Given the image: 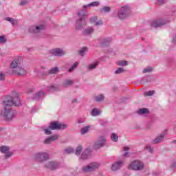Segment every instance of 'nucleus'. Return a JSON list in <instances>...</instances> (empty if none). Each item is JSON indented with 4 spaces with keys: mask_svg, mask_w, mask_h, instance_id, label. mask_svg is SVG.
Listing matches in <instances>:
<instances>
[{
    "mask_svg": "<svg viewBox=\"0 0 176 176\" xmlns=\"http://www.w3.org/2000/svg\"><path fill=\"white\" fill-rule=\"evenodd\" d=\"M34 159L35 160H36V162H38L39 163H43V162H46V160H48L49 154L45 152L36 153L34 155Z\"/></svg>",
    "mask_w": 176,
    "mask_h": 176,
    "instance_id": "39448f33",
    "label": "nucleus"
},
{
    "mask_svg": "<svg viewBox=\"0 0 176 176\" xmlns=\"http://www.w3.org/2000/svg\"><path fill=\"white\" fill-rule=\"evenodd\" d=\"M97 65H98V63H95L92 65H90L89 68H90V69H94V68H96V67H97Z\"/></svg>",
    "mask_w": 176,
    "mask_h": 176,
    "instance_id": "a18cd8bd",
    "label": "nucleus"
},
{
    "mask_svg": "<svg viewBox=\"0 0 176 176\" xmlns=\"http://www.w3.org/2000/svg\"><path fill=\"white\" fill-rule=\"evenodd\" d=\"M129 147H124V151H129Z\"/></svg>",
    "mask_w": 176,
    "mask_h": 176,
    "instance_id": "603ef678",
    "label": "nucleus"
},
{
    "mask_svg": "<svg viewBox=\"0 0 176 176\" xmlns=\"http://www.w3.org/2000/svg\"><path fill=\"white\" fill-rule=\"evenodd\" d=\"M166 21H154L151 23V27H153L154 28H157V27H162V25H164V24H166Z\"/></svg>",
    "mask_w": 176,
    "mask_h": 176,
    "instance_id": "ddd939ff",
    "label": "nucleus"
},
{
    "mask_svg": "<svg viewBox=\"0 0 176 176\" xmlns=\"http://www.w3.org/2000/svg\"><path fill=\"white\" fill-rule=\"evenodd\" d=\"M41 30H45V25L31 26L29 29L30 32H39Z\"/></svg>",
    "mask_w": 176,
    "mask_h": 176,
    "instance_id": "4468645a",
    "label": "nucleus"
},
{
    "mask_svg": "<svg viewBox=\"0 0 176 176\" xmlns=\"http://www.w3.org/2000/svg\"><path fill=\"white\" fill-rule=\"evenodd\" d=\"M57 72H58V67H54L49 71L50 75H54V74H57Z\"/></svg>",
    "mask_w": 176,
    "mask_h": 176,
    "instance_id": "b1692460",
    "label": "nucleus"
},
{
    "mask_svg": "<svg viewBox=\"0 0 176 176\" xmlns=\"http://www.w3.org/2000/svg\"><path fill=\"white\" fill-rule=\"evenodd\" d=\"M95 100L96 101H97L98 102H100V101H103L104 100V95H99L95 97Z\"/></svg>",
    "mask_w": 176,
    "mask_h": 176,
    "instance_id": "cd10ccee",
    "label": "nucleus"
},
{
    "mask_svg": "<svg viewBox=\"0 0 176 176\" xmlns=\"http://www.w3.org/2000/svg\"><path fill=\"white\" fill-rule=\"evenodd\" d=\"M10 149V148H9V146H2L0 147V152H1V153H4L6 157H11L13 154L9 152Z\"/></svg>",
    "mask_w": 176,
    "mask_h": 176,
    "instance_id": "9d476101",
    "label": "nucleus"
},
{
    "mask_svg": "<svg viewBox=\"0 0 176 176\" xmlns=\"http://www.w3.org/2000/svg\"><path fill=\"white\" fill-rule=\"evenodd\" d=\"M101 12H104V13H108L111 12V7L105 6L101 8Z\"/></svg>",
    "mask_w": 176,
    "mask_h": 176,
    "instance_id": "7c9ffc66",
    "label": "nucleus"
},
{
    "mask_svg": "<svg viewBox=\"0 0 176 176\" xmlns=\"http://www.w3.org/2000/svg\"><path fill=\"white\" fill-rule=\"evenodd\" d=\"M128 155H129V153H125L124 154V156L127 157Z\"/></svg>",
    "mask_w": 176,
    "mask_h": 176,
    "instance_id": "864d4df0",
    "label": "nucleus"
},
{
    "mask_svg": "<svg viewBox=\"0 0 176 176\" xmlns=\"http://www.w3.org/2000/svg\"><path fill=\"white\" fill-rule=\"evenodd\" d=\"M94 32V29L93 28H89L84 30V35H90V34H93Z\"/></svg>",
    "mask_w": 176,
    "mask_h": 176,
    "instance_id": "aec40b11",
    "label": "nucleus"
},
{
    "mask_svg": "<svg viewBox=\"0 0 176 176\" xmlns=\"http://www.w3.org/2000/svg\"><path fill=\"white\" fill-rule=\"evenodd\" d=\"M164 138V134L161 135L160 137H157L153 140V144H159V142H162Z\"/></svg>",
    "mask_w": 176,
    "mask_h": 176,
    "instance_id": "6ab92c4d",
    "label": "nucleus"
},
{
    "mask_svg": "<svg viewBox=\"0 0 176 176\" xmlns=\"http://www.w3.org/2000/svg\"><path fill=\"white\" fill-rule=\"evenodd\" d=\"M45 167L48 168L49 170H56L60 167V165L58 163H56L55 162H49L46 165Z\"/></svg>",
    "mask_w": 176,
    "mask_h": 176,
    "instance_id": "f8f14e48",
    "label": "nucleus"
},
{
    "mask_svg": "<svg viewBox=\"0 0 176 176\" xmlns=\"http://www.w3.org/2000/svg\"><path fill=\"white\" fill-rule=\"evenodd\" d=\"M122 164H123V162L122 161L116 162L111 166V170L113 171H116V170H119V168L122 167Z\"/></svg>",
    "mask_w": 176,
    "mask_h": 176,
    "instance_id": "f3484780",
    "label": "nucleus"
},
{
    "mask_svg": "<svg viewBox=\"0 0 176 176\" xmlns=\"http://www.w3.org/2000/svg\"><path fill=\"white\" fill-rule=\"evenodd\" d=\"M89 130H90V126H87L81 129L80 133L82 135H85V134H87V133H89Z\"/></svg>",
    "mask_w": 176,
    "mask_h": 176,
    "instance_id": "412c9836",
    "label": "nucleus"
},
{
    "mask_svg": "<svg viewBox=\"0 0 176 176\" xmlns=\"http://www.w3.org/2000/svg\"><path fill=\"white\" fill-rule=\"evenodd\" d=\"M152 71H153V69L151 67H148L144 69L143 72H144V74H146L148 72H152Z\"/></svg>",
    "mask_w": 176,
    "mask_h": 176,
    "instance_id": "473e14b6",
    "label": "nucleus"
},
{
    "mask_svg": "<svg viewBox=\"0 0 176 176\" xmlns=\"http://www.w3.org/2000/svg\"><path fill=\"white\" fill-rule=\"evenodd\" d=\"M28 1L27 0H23L22 2L20 3V5H22V6H24V5H27Z\"/></svg>",
    "mask_w": 176,
    "mask_h": 176,
    "instance_id": "09e8293b",
    "label": "nucleus"
},
{
    "mask_svg": "<svg viewBox=\"0 0 176 176\" xmlns=\"http://www.w3.org/2000/svg\"><path fill=\"white\" fill-rule=\"evenodd\" d=\"M124 72V69H123L122 67H119L115 72V74H122Z\"/></svg>",
    "mask_w": 176,
    "mask_h": 176,
    "instance_id": "e433bc0d",
    "label": "nucleus"
},
{
    "mask_svg": "<svg viewBox=\"0 0 176 176\" xmlns=\"http://www.w3.org/2000/svg\"><path fill=\"white\" fill-rule=\"evenodd\" d=\"M44 132L47 135H50V134H52V131L49 129H44Z\"/></svg>",
    "mask_w": 176,
    "mask_h": 176,
    "instance_id": "79ce46f5",
    "label": "nucleus"
},
{
    "mask_svg": "<svg viewBox=\"0 0 176 176\" xmlns=\"http://www.w3.org/2000/svg\"><path fill=\"white\" fill-rule=\"evenodd\" d=\"M146 149L148 151V152H152L153 151V149L151 147V146H147L146 148Z\"/></svg>",
    "mask_w": 176,
    "mask_h": 176,
    "instance_id": "8fccbe9b",
    "label": "nucleus"
},
{
    "mask_svg": "<svg viewBox=\"0 0 176 176\" xmlns=\"http://www.w3.org/2000/svg\"><path fill=\"white\" fill-rule=\"evenodd\" d=\"M91 114L92 115V116H97L98 115H100V111L95 108L91 111Z\"/></svg>",
    "mask_w": 176,
    "mask_h": 176,
    "instance_id": "c85d7f7f",
    "label": "nucleus"
},
{
    "mask_svg": "<svg viewBox=\"0 0 176 176\" xmlns=\"http://www.w3.org/2000/svg\"><path fill=\"white\" fill-rule=\"evenodd\" d=\"M44 95L45 94L43 93V91H40L36 95V98L39 99V97H42V96H44Z\"/></svg>",
    "mask_w": 176,
    "mask_h": 176,
    "instance_id": "37998d69",
    "label": "nucleus"
},
{
    "mask_svg": "<svg viewBox=\"0 0 176 176\" xmlns=\"http://www.w3.org/2000/svg\"><path fill=\"white\" fill-rule=\"evenodd\" d=\"M97 20H98L97 16H94V17L91 18V23H92L93 24L95 25Z\"/></svg>",
    "mask_w": 176,
    "mask_h": 176,
    "instance_id": "c03bdc74",
    "label": "nucleus"
},
{
    "mask_svg": "<svg viewBox=\"0 0 176 176\" xmlns=\"http://www.w3.org/2000/svg\"><path fill=\"white\" fill-rule=\"evenodd\" d=\"M5 80V75L3 73H0V80Z\"/></svg>",
    "mask_w": 176,
    "mask_h": 176,
    "instance_id": "49530a36",
    "label": "nucleus"
},
{
    "mask_svg": "<svg viewBox=\"0 0 176 176\" xmlns=\"http://www.w3.org/2000/svg\"><path fill=\"white\" fill-rule=\"evenodd\" d=\"M105 142H107V139L104 136H100L98 140L95 142V148L96 149H100V148H102L104 145H105Z\"/></svg>",
    "mask_w": 176,
    "mask_h": 176,
    "instance_id": "1a4fd4ad",
    "label": "nucleus"
},
{
    "mask_svg": "<svg viewBox=\"0 0 176 176\" xmlns=\"http://www.w3.org/2000/svg\"><path fill=\"white\" fill-rule=\"evenodd\" d=\"M79 65V63L76 62L69 69V72H72L75 68H76Z\"/></svg>",
    "mask_w": 176,
    "mask_h": 176,
    "instance_id": "2f4dec72",
    "label": "nucleus"
},
{
    "mask_svg": "<svg viewBox=\"0 0 176 176\" xmlns=\"http://www.w3.org/2000/svg\"><path fill=\"white\" fill-rule=\"evenodd\" d=\"M129 13H130V10L129 9V7L123 6L118 11V17L120 20H123L129 16Z\"/></svg>",
    "mask_w": 176,
    "mask_h": 176,
    "instance_id": "423d86ee",
    "label": "nucleus"
},
{
    "mask_svg": "<svg viewBox=\"0 0 176 176\" xmlns=\"http://www.w3.org/2000/svg\"><path fill=\"white\" fill-rule=\"evenodd\" d=\"M118 65H121L122 67H124L127 65V61L126 60H121L118 63Z\"/></svg>",
    "mask_w": 176,
    "mask_h": 176,
    "instance_id": "c9c22d12",
    "label": "nucleus"
},
{
    "mask_svg": "<svg viewBox=\"0 0 176 176\" xmlns=\"http://www.w3.org/2000/svg\"><path fill=\"white\" fill-rule=\"evenodd\" d=\"M72 83V80H67L64 82L63 86H65V87H67V86L71 85Z\"/></svg>",
    "mask_w": 176,
    "mask_h": 176,
    "instance_id": "f704fd0d",
    "label": "nucleus"
},
{
    "mask_svg": "<svg viewBox=\"0 0 176 176\" xmlns=\"http://www.w3.org/2000/svg\"><path fill=\"white\" fill-rule=\"evenodd\" d=\"M54 90H56V87L52 86V87H51L50 91H53Z\"/></svg>",
    "mask_w": 176,
    "mask_h": 176,
    "instance_id": "3c124183",
    "label": "nucleus"
},
{
    "mask_svg": "<svg viewBox=\"0 0 176 176\" xmlns=\"http://www.w3.org/2000/svg\"><path fill=\"white\" fill-rule=\"evenodd\" d=\"M90 155H91V151H90L89 148L85 149L81 154L82 160H86L89 159Z\"/></svg>",
    "mask_w": 176,
    "mask_h": 176,
    "instance_id": "2eb2a0df",
    "label": "nucleus"
},
{
    "mask_svg": "<svg viewBox=\"0 0 176 176\" xmlns=\"http://www.w3.org/2000/svg\"><path fill=\"white\" fill-rule=\"evenodd\" d=\"M59 137L60 136L58 135H54L50 137V138H51V141H52V142H53L54 141H57V140H58Z\"/></svg>",
    "mask_w": 176,
    "mask_h": 176,
    "instance_id": "72a5a7b5",
    "label": "nucleus"
},
{
    "mask_svg": "<svg viewBox=\"0 0 176 176\" xmlns=\"http://www.w3.org/2000/svg\"><path fill=\"white\" fill-rule=\"evenodd\" d=\"M101 164L99 162H91L88 165L83 166L82 168V173H92V171H96V170H98Z\"/></svg>",
    "mask_w": 176,
    "mask_h": 176,
    "instance_id": "7ed1b4c3",
    "label": "nucleus"
},
{
    "mask_svg": "<svg viewBox=\"0 0 176 176\" xmlns=\"http://www.w3.org/2000/svg\"><path fill=\"white\" fill-rule=\"evenodd\" d=\"M82 145H79L76 148V156H79V155H80V153H82Z\"/></svg>",
    "mask_w": 176,
    "mask_h": 176,
    "instance_id": "a878e982",
    "label": "nucleus"
},
{
    "mask_svg": "<svg viewBox=\"0 0 176 176\" xmlns=\"http://www.w3.org/2000/svg\"><path fill=\"white\" fill-rule=\"evenodd\" d=\"M21 104V101L20 100L19 96L15 97L7 96L3 102L4 110L1 112V116H3L7 122H10V120H12L13 118H14V111L10 109V107H13V105L17 107Z\"/></svg>",
    "mask_w": 176,
    "mask_h": 176,
    "instance_id": "f257e3e1",
    "label": "nucleus"
},
{
    "mask_svg": "<svg viewBox=\"0 0 176 176\" xmlns=\"http://www.w3.org/2000/svg\"><path fill=\"white\" fill-rule=\"evenodd\" d=\"M23 64V58L19 57L14 59L10 64V68L12 69V73L16 72V69H19L20 65Z\"/></svg>",
    "mask_w": 176,
    "mask_h": 176,
    "instance_id": "0eeeda50",
    "label": "nucleus"
},
{
    "mask_svg": "<svg viewBox=\"0 0 176 176\" xmlns=\"http://www.w3.org/2000/svg\"><path fill=\"white\" fill-rule=\"evenodd\" d=\"M66 153H72L74 152V148L68 147L65 149Z\"/></svg>",
    "mask_w": 176,
    "mask_h": 176,
    "instance_id": "58836bf2",
    "label": "nucleus"
},
{
    "mask_svg": "<svg viewBox=\"0 0 176 176\" xmlns=\"http://www.w3.org/2000/svg\"><path fill=\"white\" fill-rule=\"evenodd\" d=\"M87 52V47H84L79 51L80 56H85V54Z\"/></svg>",
    "mask_w": 176,
    "mask_h": 176,
    "instance_id": "c756f323",
    "label": "nucleus"
},
{
    "mask_svg": "<svg viewBox=\"0 0 176 176\" xmlns=\"http://www.w3.org/2000/svg\"><path fill=\"white\" fill-rule=\"evenodd\" d=\"M119 139V136L116 135V133H112L111 136V140L113 141V142H117Z\"/></svg>",
    "mask_w": 176,
    "mask_h": 176,
    "instance_id": "bb28decb",
    "label": "nucleus"
},
{
    "mask_svg": "<svg viewBox=\"0 0 176 176\" xmlns=\"http://www.w3.org/2000/svg\"><path fill=\"white\" fill-rule=\"evenodd\" d=\"M13 74L18 75V76H23V75H25V74H27V71L19 66V67H18Z\"/></svg>",
    "mask_w": 176,
    "mask_h": 176,
    "instance_id": "dca6fc26",
    "label": "nucleus"
},
{
    "mask_svg": "<svg viewBox=\"0 0 176 176\" xmlns=\"http://www.w3.org/2000/svg\"><path fill=\"white\" fill-rule=\"evenodd\" d=\"M52 141L50 137L44 140V144H52Z\"/></svg>",
    "mask_w": 176,
    "mask_h": 176,
    "instance_id": "4c0bfd02",
    "label": "nucleus"
},
{
    "mask_svg": "<svg viewBox=\"0 0 176 176\" xmlns=\"http://www.w3.org/2000/svg\"><path fill=\"white\" fill-rule=\"evenodd\" d=\"M6 42V38L5 36H0V43H5Z\"/></svg>",
    "mask_w": 176,
    "mask_h": 176,
    "instance_id": "a19ab883",
    "label": "nucleus"
},
{
    "mask_svg": "<svg viewBox=\"0 0 176 176\" xmlns=\"http://www.w3.org/2000/svg\"><path fill=\"white\" fill-rule=\"evenodd\" d=\"M159 5H163V3H166V0H158Z\"/></svg>",
    "mask_w": 176,
    "mask_h": 176,
    "instance_id": "de8ad7c7",
    "label": "nucleus"
},
{
    "mask_svg": "<svg viewBox=\"0 0 176 176\" xmlns=\"http://www.w3.org/2000/svg\"><path fill=\"white\" fill-rule=\"evenodd\" d=\"M153 94H155V90L148 91L144 93V96L145 97H149L151 96H153Z\"/></svg>",
    "mask_w": 176,
    "mask_h": 176,
    "instance_id": "393cba45",
    "label": "nucleus"
},
{
    "mask_svg": "<svg viewBox=\"0 0 176 176\" xmlns=\"http://www.w3.org/2000/svg\"><path fill=\"white\" fill-rule=\"evenodd\" d=\"M129 168L135 171H140L144 168V163L140 160H135L130 164Z\"/></svg>",
    "mask_w": 176,
    "mask_h": 176,
    "instance_id": "20e7f679",
    "label": "nucleus"
},
{
    "mask_svg": "<svg viewBox=\"0 0 176 176\" xmlns=\"http://www.w3.org/2000/svg\"><path fill=\"white\" fill-rule=\"evenodd\" d=\"M5 20H6V21H9L10 23H11L12 25H17L19 23L17 20L10 17H7L5 19Z\"/></svg>",
    "mask_w": 176,
    "mask_h": 176,
    "instance_id": "a211bd4d",
    "label": "nucleus"
},
{
    "mask_svg": "<svg viewBox=\"0 0 176 176\" xmlns=\"http://www.w3.org/2000/svg\"><path fill=\"white\" fill-rule=\"evenodd\" d=\"M67 125L64 123H58L57 122H51L49 129L50 130H64L67 129Z\"/></svg>",
    "mask_w": 176,
    "mask_h": 176,
    "instance_id": "6e6552de",
    "label": "nucleus"
},
{
    "mask_svg": "<svg viewBox=\"0 0 176 176\" xmlns=\"http://www.w3.org/2000/svg\"><path fill=\"white\" fill-rule=\"evenodd\" d=\"M103 22L101 20L99 21H96V23L94 24V25H96V27H99V25H102Z\"/></svg>",
    "mask_w": 176,
    "mask_h": 176,
    "instance_id": "ea45409f",
    "label": "nucleus"
},
{
    "mask_svg": "<svg viewBox=\"0 0 176 176\" xmlns=\"http://www.w3.org/2000/svg\"><path fill=\"white\" fill-rule=\"evenodd\" d=\"M76 101H77V100H75L74 102H76Z\"/></svg>",
    "mask_w": 176,
    "mask_h": 176,
    "instance_id": "5fc2aeb1",
    "label": "nucleus"
},
{
    "mask_svg": "<svg viewBox=\"0 0 176 176\" xmlns=\"http://www.w3.org/2000/svg\"><path fill=\"white\" fill-rule=\"evenodd\" d=\"M78 19L76 22V30H82L86 25V21H85V16H86V11L83 10H78L77 13Z\"/></svg>",
    "mask_w": 176,
    "mask_h": 176,
    "instance_id": "f03ea898",
    "label": "nucleus"
},
{
    "mask_svg": "<svg viewBox=\"0 0 176 176\" xmlns=\"http://www.w3.org/2000/svg\"><path fill=\"white\" fill-rule=\"evenodd\" d=\"M138 113H139L140 115H144L145 113H149V110H148V109H145V108L140 109L138 111Z\"/></svg>",
    "mask_w": 176,
    "mask_h": 176,
    "instance_id": "5701e85b",
    "label": "nucleus"
},
{
    "mask_svg": "<svg viewBox=\"0 0 176 176\" xmlns=\"http://www.w3.org/2000/svg\"><path fill=\"white\" fill-rule=\"evenodd\" d=\"M50 53L53 56H57L58 57L64 56L65 54V52H64L63 50H61L60 48L53 49L50 51Z\"/></svg>",
    "mask_w": 176,
    "mask_h": 176,
    "instance_id": "9b49d317",
    "label": "nucleus"
},
{
    "mask_svg": "<svg viewBox=\"0 0 176 176\" xmlns=\"http://www.w3.org/2000/svg\"><path fill=\"white\" fill-rule=\"evenodd\" d=\"M98 5H100V3L98 1H94L87 6H84L83 8L86 9V8H90V6H98Z\"/></svg>",
    "mask_w": 176,
    "mask_h": 176,
    "instance_id": "4be33fe9",
    "label": "nucleus"
}]
</instances>
